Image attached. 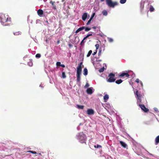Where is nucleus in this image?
Masks as SVG:
<instances>
[{"label":"nucleus","mask_w":159,"mask_h":159,"mask_svg":"<svg viewBox=\"0 0 159 159\" xmlns=\"http://www.w3.org/2000/svg\"><path fill=\"white\" fill-rule=\"evenodd\" d=\"M77 139L79 140V142L81 143H86V141L87 140L86 136L83 132H81L79 133L77 135Z\"/></svg>","instance_id":"nucleus-1"},{"label":"nucleus","mask_w":159,"mask_h":159,"mask_svg":"<svg viewBox=\"0 0 159 159\" xmlns=\"http://www.w3.org/2000/svg\"><path fill=\"white\" fill-rule=\"evenodd\" d=\"M0 20L3 23L2 25H3L6 26L8 24H10V23L4 24V23L7 22H11V18L7 15L6 16H2V17H0Z\"/></svg>","instance_id":"nucleus-2"},{"label":"nucleus","mask_w":159,"mask_h":159,"mask_svg":"<svg viewBox=\"0 0 159 159\" xmlns=\"http://www.w3.org/2000/svg\"><path fill=\"white\" fill-rule=\"evenodd\" d=\"M106 1L107 4L110 7L114 8L118 4L116 2H113L111 0H106Z\"/></svg>","instance_id":"nucleus-3"},{"label":"nucleus","mask_w":159,"mask_h":159,"mask_svg":"<svg viewBox=\"0 0 159 159\" xmlns=\"http://www.w3.org/2000/svg\"><path fill=\"white\" fill-rule=\"evenodd\" d=\"M108 77L109 78L107 80L108 82L110 83L114 82L116 80L115 78V75L113 73H110L108 75Z\"/></svg>","instance_id":"nucleus-4"},{"label":"nucleus","mask_w":159,"mask_h":159,"mask_svg":"<svg viewBox=\"0 0 159 159\" xmlns=\"http://www.w3.org/2000/svg\"><path fill=\"white\" fill-rule=\"evenodd\" d=\"M139 106H140L142 110L144 112H147L149 111V109L146 108L144 105L139 104Z\"/></svg>","instance_id":"nucleus-5"},{"label":"nucleus","mask_w":159,"mask_h":159,"mask_svg":"<svg viewBox=\"0 0 159 159\" xmlns=\"http://www.w3.org/2000/svg\"><path fill=\"white\" fill-rule=\"evenodd\" d=\"M129 75L128 73H127L123 72L122 73L120 74L119 75V77H128L129 76Z\"/></svg>","instance_id":"nucleus-6"},{"label":"nucleus","mask_w":159,"mask_h":159,"mask_svg":"<svg viewBox=\"0 0 159 159\" xmlns=\"http://www.w3.org/2000/svg\"><path fill=\"white\" fill-rule=\"evenodd\" d=\"M87 112L88 114L92 115L94 114V111L92 109H89L87 110Z\"/></svg>","instance_id":"nucleus-7"},{"label":"nucleus","mask_w":159,"mask_h":159,"mask_svg":"<svg viewBox=\"0 0 159 159\" xmlns=\"http://www.w3.org/2000/svg\"><path fill=\"white\" fill-rule=\"evenodd\" d=\"M82 67H77V75H81L82 71Z\"/></svg>","instance_id":"nucleus-8"},{"label":"nucleus","mask_w":159,"mask_h":159,"mask_svg":"<svg viewBox=\"0 0 159 159\" xmlns=\"http://www.w3.org/2000/svg\"><path fill=\"white\" fill-rule=\"evenodd\" d=\"M86 92L88 94H92L93 93L92 88H88L86 90Z\"/></svg>","instance_id":"nucleus-9"},{"label":"nucleus","mask_w":159,"mask_h":159,"mask_svg":"<svg viewBox=\"0 0 159 159\" xmlns=\"http://www.w3.org/2000/svg\"><path fill=\"white\" fill-rule=\"evenodd\" d=\"M121 145L125 148H128V146L124 142L122 141H120V142Z\"/></svg>","instance_id":"nucleus-10"},{"label":"nucleus","mask_w":159,"mask_h":159,"mask_svg":"<svg viewBox=\"0 0 159 159\" xmlns=\"http://www.w3.org/2000/svg\"><path fill=\"white\" fill-rule=\"evenodd\" d=\"M37 12L38 15L40 16H41L43 13V10L40 9L37 11Z\"/></svg>","instance_id":"nucleus-11"},{"label":"nucleus","mask_w":159,"mask_h":159,"mask_svg":"<svg viewBox=\"0 0 159 159\" xmlns=\"http://www.w3.org/2000/svg\"><path fill=\"white\" fill-rule=\"evenodd\" d=\"M87 13L86 12L84 13L82 16V19L83 20L85 21L87 17Z\"/></svg>","instance_id":"nucleus-12"},{"label":"nucleus","mask_w":159,"mask_h":159,"mask_svg":"<svg viewBox=\"0 0 159 159\" xmlns=\"http://www.w3.org/2000/svg\"><path fill=\"white\" fill-rule=\"evenodd\" d=\"M85 28L84 26H83L81 27H80L76 31H75V33L77 34L79 32L81 31L84 29Z\"/></svg>","instance_id":"nucleus-13"},{"label":"nucleus","mask_w":159,"mask_h":159,"mask_svg":"<svg viewBox=\"0 0 159 159\" xmlns=\"http://www.w3.org/2000/svg\"><path fill=\"white\" fill-rule=\"evenodd\" d=\"M155 144L156 145H157L159 143V135L156 137L155 139Z\"/></svg>","instance_id":"nucleus-14"},{"label":"nucleus","mask_w":159,"mask_h":159,"mask_svg":"<svg viewBox=\"0 0 159 159\" xmlns=\"http://www.w3.org/2000/svg\"><path fill=\"white\" fill-rule=\"evenodd\" d=\"M144 2H141V6H140V8H141V11H142L143 10V9L144 7Z\"/></svg>","instance_id":"nucleus-15"},{"label":"nucleus","mask_w":159,"mask_h":159,"mask_svg":"<svg viewBox=\"0 0 159 159\" xmlns=\"http://www.w3.org/2000/svg\"><path fill=\"white\" fill-rule=\"evenodd\" d=\"M55 2H53L52 1H51L50 2V3L52 4V6H53V9L56 10V6L54 4V3Z\"/></svg>","instance_id":"nucleus-16"},{"label":"nucleus","mask_w":159,"mask_h":159,"mask_svg":"<svg viewBox=\"0 0 159 159\" xmlns=\"http://www.w3.org/2000/svg\"><path fill=\"white\" fill-rule=\"evenodd\" d=\"M84 75H86L88 74V70L87 68H85L84 69Z\"/></svg>","instance_id":"nucleus-17"},{"label":"nucleus","mask_w":159,"mask_h":159,"mask_svg":"<svg viewBox=\"0 0 159 159\" xmlns=\"http://www.w3.org/2000/svg\"><path fill=\"white\" fill-rule=\"evenodd\" d=\"M123 81L121 79H119L116 81V83L117 84H119L122 82Z\"/></svg>","instance_id":"nucleus-18"},{"label":"nucleus","mask_w":159,"mask_h":159,"mask_svg":"<svg viewBox=\"0 0 159 159\" xmlns=\"http://www.w3.org/2000/svg\"><path fill=\"white\" fill-rule=\"evenodd\" d=\"M76 106L77 108L79 109H83L84 108V106L83 105H77Z\"/></svg>","instance_id":"nucleus-19"},{"label":"nucleus","mask_w":159,"mask_h":159,"mask_svg":"<svg viewBox=\"0 0 159 159\" xmlns=\"http://www.w3.org/2000/svg\"><path fill=\"white\" fill-rule=\"evenodd\" d=\"M109 98V96L107 94H106L103 97V99L104 100H107Z\"/></svg>","instance_id":"nucleus-20"},{"label":"nucleus","mask_w":159,"mask_h":159,"mask_svg":"<svg viewBox=\"0 0 159 159\" xmlns=\"http://www.w3.org/2000/svg\"><path fill=\"white\" fill-rule=\"evenodd\" d=\"M77 75V80L78 82H80V75Z\"/></svg>","instance_id":"nucleus-21"},{"label":"nucleus","mask_w":159,"mask_h":159,"mask_svg":"<svg viewBox=\"0 0 159 159\" xmlns=\"http://www.w3.org/2000/svg\"><path fill=\"white\" fill-rule=\"evenodd\" d=\"M149 10L151 12L153 11L154 10V9L152 5H150L149 8Z\"/></svg>","instance_id":"nucleus-22"},{"label":"nucleus","mask_w":159,"mask_h":159,"mask_svg":"<svg viewBox=\"0 0 159 159\" xmlns=\"http://www.w3.org/2000/svg\"><path fill=\"white\" fill-rule=\"evenodd\" d=\"M137 98L138 100L140 101V102H141V97H142V95H141L140 93L139 94V95H138V96H137Z\"/></svg>","instance_id":"nucleus-23"},{"label":"nucleus","mask_w":159,"mask_h":159,"mask_svg":"<svg viewBox=\"0 0 159 159\" xmlns=\"http://www.w3.org/2000/svg\"><path fill=\"white\" fill-rule=\"evenodd\" d=\"M66 76L65 75V72H62V78L65 79L66 78Z\"/></svg>","instance_id":"nucleus-24"},{"label":"nucleus","mask_w":159,"mask_h":159,"mask_svg":"<svg viewBox=\"0 0 159 159\" xmlns=\"http://www.w3.org/2000/svg\"><path fill=\"white\" fill-rule=\"evenodd\" d=\"M102 13L104 16H106L107 15V11L105 10H103L102 11Z\"/></svg>","instance_id":"nucleus-25"},{"label":"nucleus","mask_w":159,"mask_h":159,"mask_svg":"<svg viewBox=\"0 0 159 159\" xmlns=\"http://www.w3.org/2000/svg\"><path fill=\"white\" fill-rule=\"evenodd\" d=\"M92 51L91 50H89L87 55V57H89L91 54V53H92Z\"/></svg>","instance_id":"nucleus-26"},{"label":"nucleus","mask_w":159,"mask_h":159,"mask_svg":"<svg viewBox=\"0 0 159 159\" xmlns=\"http://www.w3.org/2000/svg\"><path fill=\"white\" fill-rule=\"evenodd\" d=\"M92 35V34H89L87 35V36L84 37V40H85L87 38L89 37L90 36H91Z\"/></svg>","instance_id":"nucleus-27"},{"label":"nucleus","mask_w":159,"mask_h":159,"mask_svg":"<svg viewBox=\"0 0 159 159\" xmlns=\"http://www.w3.org/2000/svg\"><path fill=\"white\" fill-rule=\"evenodd\" d=\"M126 0H120V2L121 4H123L126 2Z\"/></svg>","instance_id":"nucleus-28"},{"label":"nucleus","mask_w":159,"mask_h":159,"mask_svg":"<svg viewBox=\"0 0 159 159\" xmlns=\"http://www.w3.org/2000/svg\"><path fill=\"white\" fill-rule=\"evenodd\" d=\"M107 39L109 42L112 43L113 42V40L112 39L110 38H108Z\"/></svg>","instance_id":"nucleus-29"},{"label":"nucleus","mask_w":159,"mask_h":159,"mask_svg":"<svg viewBox=\"0 0 159 159\" xmlns=\"http://www.w3.org/2000/svg\"><path fill=\"white\" fill-rule=\"evenodd\" d=\"M85 31H88L91 30V28L88 27H85Z\"/></svg>","instance_id":"nucleus-30"},{"label":"nucleus","mask_w":159,"mask_h":159,"mask_svg":"<svg viewBox=\"0 0 159 159\" xmlns=\"http://www.w3.org/2000/svg\"><path fill=\"white\" fill-rule=\"evenodd\" d=\"M104 70V67L101 68L99 70V71L100 72H103Z\"/></svg>","instance_id":"nucleus-31"},{"label":"nucleus","mask_w":159,"mask_h":159,"mask_svg":"<svg viewBox=\"0 0 159 159\" xmlns=\"http://www.w3.org/2000/svg\"><path fill=\"white\" fill-rule=\"evenodd\" d=\"M41 56V55L40 54H39V53H38V54H36L35 55V57L36 58H38L40 57Z\"/></svg>","instance_id":"nucleus-32"},{"label":"nucleus","mask_w":159,"mask_h":159,"mask_svg":"<svg viewBox=\"0 0 159 159\" xmlns=\"http://www.w3.org/2000/svg\"><path fill=\"white\" fill-rule=\"evenodd\" d=\"M94 147L95 148H102L101 146L98 145V144H97L96 146L94 145Z\"/></svg>","instance_id":"nucleus-33"},{"label":"nucleus","mask_w":159,"mask_h":159,"mask_svg":"<svg viewBox=\"0 0 159 159\" xmlns=\"http://www.w3.org/2000/svg\"><path fill=\"white\" fill-rule=\"evenodd\" d=\"M56 65L57 66H60L61 65V63L60 62H57L56 63Z\"/></svg>","instance_id":"nucleus-34"},{"label":"nucleus","mask_w":159,"mask_h":159,"mask_svg":"<svg viewBox=\"0 0 159 159\" xmlns=\"http://www.w3.org/2000/svg\"><path fill=\"white\" fill-rule=\"evenodd\" d=\"M29 65L30 66H32L33 65L32 62L31 61H30L28 63Z\"/></svg>","instance_id":"nucleus-35"},{"label":"nucleus","mask_w":159,"mask_h":159,"mask_svg":"<svg viewBox=\"0 0 159 159\" xmlns=\"http://www.w3.org/2000/svg\"><path fill=\"white\" fill-rule=\"evenodd\" d=\"M92 20V19L90 18V19L88 21V22L87 23V25H89L90 24V22Z\"/></svg>","instance_id":"nucleus-36"},{"label":"nucleus","mask_w":159,"mask_h":159,"mask_svg":"<svg viewBox=\"0 0 159 159\" xmlns=\"http://www.w3.org/2000/svg\"><path fill=\"white\" fill-rule=\"evenodd\" d=\"M99 46V45L98 44H96L95 45V47L96 48V49H98V48Z\"/></svg>","instance_id":"nucleus-37"},{"label":"nucleus","mask_w":159,"mask_h":159,"mask_svg":"<svg viewBox=\"0 0 159 159\" xmlns=\"http://www.w3.org/2000/svg\"><path fill=\"white\" fill-rule=\"evenodd\" d=\"M95 15V13H93L92 14V16H91V18H90L92 19L93 18V17H94V16Z\"/></svg>","instance_id":"nucleus-38"},{"label":"nucleus","mask_w":159,"mask_h":159,"mask_svg":"<svg viewBox=\"0 0 159 159\" xmlns=\"http://www.w3.org/2000/svg\"><path fill=\"white\" fill-rule=\"evenodd\" d=\"M83 62H80V63L78 64V66L79 67H82V65Z\"/></svg>","instance_id":"nucleus-39"},{"label":"nucleus","mask_w":159,"mask_h":159,"mask_svg":"<svg viewBox=\"0 0 159 159\" xmlns=\"http://www.w3.org/2000/svg\"><path fill=\"white\" fill-rule=\"evenodd\" d=\"M139 92L138 90H137L136 91L135 93V95L137 96H138V95H139Z\"/></svg>","instance_id":"nucleus-40"},{"label":"nucleus","mask_w":159,"mask_h":159,"mask_svg":"<svg viewBox=\"0 0 159 159\" xmlns=\"http://www.w3.org/2000/svg\"><path fill=\"white\" fill-rule=\"evenodd\" d=\"M89 84L88 83H87L85 85V88H87L89 86Z\"/></svg>","instance_id":"nucleus-41"},{"label":"nucleus","mask_w":159,"mask_h":159,"mask_svg":"<svg viewBox=\"0 0 159 159\" xmlns=\"http://www.w3.org/2000/svg\"><path fill=\"white\" fill-rule=\"evenodd\" d=\"M84 39H83V40L81 41V42L80 43V44L81 45H82V44L83 43H83V42H84Z\"/></svg>","instance_id":"nucleus-42"},{"label":"nucleus","mask_w":159,"mask_h":159,"mask_svg":"<svg viewBox=\"0 0 159 159\" xmlns=\"http://www.w3.org/2000/svg\"><path fill=\"white\" fill-rule=\"evenodd\" d=\"M68 46L70 47H72L73 46L70 43L69 44Z\"/></svg>","instance_id":"nucleus-43"},{"label":"nucleus","mask_w":159,"mask_h":159,"mask_svg":"<svg viewBox=\"0 0 159 159\" xmlns=\"http://www.w3.org/2000/svg\"><path fill=\"white\" fill-rule=\"evenodd\" d=\"M135 82L137 83L139 82V79H136L135 80Z\"/></svg>","instance_id":"nucleus-44"},{"label":"nucleus","mask_w":159,"mask_h":159,"mask_svg":"<svg viewBox=\"0 0 159 159\" xmlns=\"http://www.w3.org/2000/svg\"><path fill=\"white\" fill-rule=\"evenodd\" d=\"M60 66H61L62 67H65V66L64 64H61V65Z\"/></svg>","instance_id":"nucleus-45"},{"label":"nucleus","mask_w":159,"mask_h":159,"mask_svg":"<svg viewBox=\"0 0 159 159\" xmlns=\"http://www.w3.org/2000/svg\"><path fill=\"white\" fill-rule=\"evenodd\" d=\"M32 153H33V154H36L37 153V152H35V151H32Z\"/></svg>","instance_id":"nucleus-46"},{"label":"nucleus","mask_w":159,"mask_h":159,"mask_svg":"<svg viewBox=\"0 0 159 159\" xmlns=\"http://www.w3.org/2000/svg\"><path fill=\"white\" fill-rule=\"evenodd\" d=\"M27 152H31V153H32V151H31V150H30V151H28Z\"/></svg>","instance_id":"nucleus-47"},{"label":"nucleus","mask_w":159,"mask_h":159,"mask_svg":"<svg viewBox=\"0 0 159 159\" xmlns=\"http://www.w3.org/2000/svg\"><path fill=\"white\" fill-rule=\"evenodd\" d=\"M60 43V41L59 40H58L57 41V44H58Z\"/></svg>","instance_id":"nucleus-48"},{"label":"nucleus","mask_w":159,"mask_h":159,"mask_svg":"<svg viewBox=\"0 0 159 159\" xmlns=\"http://www.w3.org/2000/svg\"><path fill=\"white\" fill-rule=\"evenodd\" d=\"M92 28L94 29H96L97 28V27H92Z\"/></svg>","instance_id":"nucleus-49"},{"label":"nucleus","mask_w":159,"mask_h":159,"mask_svg":"<svg viewBox=\"0 0 159 159\" xmlns=\"http://www.w3.org/2000/svg\"><path fill=\"white\" fill-rule=\"evenodd\" d=\"M17 33H14V34L15 35H17L18 34Z\"/></svg>","instance_id":"nucleus-50"},{"label":"nucleus","mask_w":159,"mask_h":159,"mask_svg":"<svg viewBox=\"0 0 159 159\" xmlns=\"http://www.w3.org/2000/svg\"><path fill=\"white\" fill-rule=\"evenodd\" d=\"M96 53V52H94L93 53V55H94Z\"/></svg>","instance_id":"nucleus-51"},{"label":"nucleus","mask_w":159,"mask_h":159,"mask_svg":"<svg viewBox=\"0 0 159 159\" xmlns=\"http://www.w3.org/2000/svg\"><path fill=\"white\" fill-rule=\"evenodd\" d=\"M141 82V85H142V86H143V83H142Z\"/></svg>","instance_id":"nucleus-52"},{"label":"nucleus","mask_w":159,"mask_h":159,"mask_svg":"<svg viewBox=\"0 0 159 159\" xmlns=\"http://www.w3.org/2000/svg\"><path fill=\"white\" fill-rule=\"evenodd\" d=\"M104 0H101V1H104Z\"/></svg>","instance_id":"nucleus-53"},{"label":"nucleus","mask_w":159,"mask_h":159,"mask_svg":"<svg viewBox=\"0 0 159 159\" xmlns=\"http://www.w3.org/2000/svg\"><path fill=\"white\" fill-rule=\"evenodd\" d=\"M39 155H41V153H39Z\"/></svg>","instance_id":"nucleus-54"},{"label":"nucleus","mask_w":159,"mask_h":159,"mask_svg":"<svg viewBox=\"0 0 159 159\" xmlns=\"http://www.w3.org/2000/svg\"><path fill=\"white\" fill-rule=\"evenodd\" d=\"M132 88H133V89H134V87L133 86H132Z\"/></svg>","instance_id":"nucleus-55"}]
</instances>
